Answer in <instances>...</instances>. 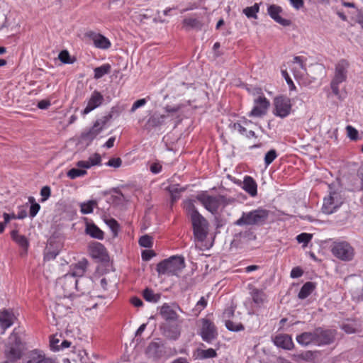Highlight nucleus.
Instances as JSON below:
<instances>
[{
  "label": "nucleus",
  "mask_w": 363,
  "mask_h": 363,
  "mask_svg": "<svg viewBox=\"0 0 363 363\" xmlns=\"http://www.w3.org/2000/svg\"><path fill=\"white\" fill-rule=\"evenodd\" d=\"M269 216V211L259 207L256 209L242 212L240 218L234 222L237 226H262L266 224Z\"/></svg>",
  "instance_id": "f257e3e1"
},
{
  "label": "nucleus",
  "mask_w": 363,
  "mask_h": 363,
  "mask_svg": "<svg viewBox=\"0 0 363 363\" xmlns=\"http://www.w3.org/2000/svg\"><path fill=\"white\" fill-rule=\"evenodd\" d=\"M185 267L184 259L182 256H172L157 265L156 270L159 274L177 276Z\"/></svg>",
  "instance_id": "f03ea898"
},
{
  "label": "nucleus",
  "mask_w": 363,
  "mask_h": 363,
  "mask_svg": "<svg viewBox=\"0 0 363 363\" xmlns=\"http://www.w3.org/2000/svg\"><path fill=\"white\" fill-rule=\"evenodd\" d=\"M112 118L113 111L109 112L108 114L97 118L89 130L84 131L81 134L82 140L88 143L92 142L96 136L107 127L108 122L112 119Z\"/></svg>",
  "instance_id": "7ed1b4c3"
},
{
  "label": "nucleus",
  "mask_w": 363,
  "mask_h": 363,
  "mask_svg": "<svg viewBox=\"0 0 363 363\" xmlns=\"http://www.w3.org/2000/svg\"><path fill=\"white\" fill-rule=\"evenodd\" d=\"M331 252L334 257L344 262L352 261L355 255L354 247L345 240L334 242L331 246Z\"/></svg>",
  "instance_id": "20e7f679"
},
{
  "label": "nucleus",
  "mask_w": 363,
  "mask_h": 363,
  "mask_svg": "<svg viewBox=\"0 0 363 363\" xmlns=\"http://www.w3.org/2000/svg\"><path fill=\"white\" fill-rule=\"evenodd\" d=\"M56 288L62 290L63 297H72L75 291H81L78 285V279L70 274H66L59 278L56 282Z\"/></svg>",
  "instance_id": "39448f33"
},
{
  "label": "nucleus",
  "mask_w": 363,
  "mask_h": 363,
  "mask_svg": "<svg viewBox=\"0 0 363 363\" xmlns=\"http://www.w3.org/2000/svg\"><path fill=\"white\" fill-rule=\"evenodd\" d=\"M191 221L195 238L198 241H203L208 234V223L207 220L200 213L191 218Z\"/></svg>",
  "instance_id": "423d86ee"
},
{
  "label": "nucleus",
  "mask_w": 363,
  "mask_h": 363,
  "mask_svg": "<svg viewBox=\"0 0 363 363\" xmlns=\"http://www.w3.org/2000/svg\"><path fill=\"white\" fill-rule=\"evenodd\" d=\"M273 113L281 118L287 117L291 111L292 104L291 99L286 96H279L274 99Z\"/></svg>",
  "instance_id": "0eeeda50"
},
{
  "label": "nucleus",
  "mask_w": 363,
  "mask_h": 363,
  "mask_svg": "<svg viewBox=\"0 0 363 363\" xmlns=\"http://www.w3.org/2000/svg\"><path fill=\"white\" fill-rule=\"evenodd\" d=\"M201 322V326L199 334L203 341L211 343L218 337L217 328L213 322L207 318H202Z\"/></svg>",
  "instance_id": "6e6552de"
},
{
  "label": "nucleus",
  "mask_w": 363,
  "mask_h": 363,
  "mask_svg": "<svg viewBox=\"0 0 363 363\" xmlns=\"http://www.w3.org/2000/svg\"><path fill=\"white\" fill-rule=\"evenodd\" d=\"M343 201L339 193L333 191L323 199L322 211L325 214L335 213L342 204Z\"/></svg>",
  "instance_id": "1a4fd4ad"
},
{
  "label": "nucleus",
  "mask_w": 363,
  "mask_h": 363,
  "mask_svg": "<svg viewBox=\"0 0 363 363\" xmlns=\"http://www.w3.org/2000/svg\"><path fill=\"white\" fill-rule=\"evenodd\" d=\"M196 199L208 211L213 215L218 213V209L220 207L219 195L211 196L206 193H202L199 194Z\"/></svg>",
  "instance_id": "9d476101"
},
{
  "label": "nucleus",
  "mask_w": 363,
  "mask_h": 363,
  "mask_svg": "<svg viewBox=\"0 0 363 363\" xmlns=\"http://www.w3.org/2000/svg\"><path fill=\"white\" fill-rule=\"evenodd\" d=\"M316 346L328 345L333 343L335 338V330L325 329L322 327L315 328Z\"/></svg>",
  "instance_id": "9b49d317"
},
{
  "label": "nucleus",
  "mask_w": 363,
  "mask_h": 363,
  "mask_svg": "<svg viewBox=\"0 0 363 363\" xmlns=\"http://www.w3.org/2000/svg\"><path fill=\"white\" fill-rule=\"evenodd\" d=\"M269 105V101L264 96H259L254 100V106L248 116L250 117H261L266 114Z\"/></svg>",
  "instance_id": "f8f14e48"
},
{
  "label": "nucleus",
  "mask_w": 363,
  "mask_h": 363,
  "mask_svg": "<svg viewBox=\"0 0 363 363\" xmlns=\"http://www.w3.org/2000/svg\"><path fill=\"white\" fill-rule=\"evenodd\" d=\"M146 354L149 358L155 360L163 357L166 354L164 344L159 339L151 342L146 349Z\"/></svg>",
  "instance_id": "ddd939ff"
},
{
  "label": "nucleus",
  "mask_w": 363,
  "mask_h": 363,
  "mask_svg": "<svg viewBox=\"0 0 363 363\" xmlns=\"http://www.w3.org/2000/svg\"><path fill=\"white\" fill-rule=\"evenodd\" d=\"M62 248V245L60 242L55 238H50L44 250V260L50 261L55 259Z\"/></svg>",
  "instance_id": "4468645a"
},
{
  "label": "nucleus",
  "mask_w": 363,
  "mask_h": 363,
  "mask_svg": "<svg viewBox=\"0 0 363 363\" xmlns=\"http://www.w3.org/2000/svg\"><path fill=\"white\" fill-rule=\"evenodd\" d=\"M23 363H57V361L51 357L46 356L45 353L40 350H33L30 351Z\"/></svg>",
  "instance_id": "2eb2a0df"
},
{
  "label": "nucleus",
  "mask_w": 363,
  "mask_h": 363,
  "mask_svg": "<svg viewBox=\"0 0 363 363\" xmlns=\"http://www.w3.org/2000/svg\"><path fill=\"white\" fill-rule=\"evenodd\" d=\"M104 101V96L99 91H94L87 101L86 106L84 108L83 111H82V114L83 116H85L89 113L95 108L101 106Z\"/></svg>",
  "instance_id": "dca6fc26"
},
{
  "label": "nucleus",
  "mask_w": 363,
  "mask_h": 363,
  "mask_svg": "<svg viewBox=\"0 0 363 363\" xmlns=\"http://www.w3.org/2000/svg\"><path fill=\"white\" fill-rule=\"evenodd\" d=\"M86 37L93 42L94 45L99 49L107 50L111 46V41L104 35L93 31L86 33Z\"/></svg>",
  "instance_id": "f3484780"
},
{
  "label": "nucleus",
  "mask_w": 363,
  "mask_h": 363,
  "mask_svg": "<svg viewBox=\"0 0 363 363\" xmlns=\"http://www.w3.org/2000/svg\"><path fill=\"white\" fill-rule=\"evenodd\" d=\"M282 12L281 6L272 4L268 6L267 13L269 16L277 23L286 27L291 25V21L281 17L280 13Z\"/></svg>",
  "instance_id": "a211bd4d"
},
{
  "label": "nucleus",
  "mask_w": 363,
  "mask_h": 363,
  "mask_svg": "<svg viewBox=\"0 0 363 363\" xmlns=\"http://www.w3.org/2000/svg\"><path fill=\"white\" fill-rule=\"evenodd\" d=\"M88 265V260L86 258H82L69 266V270L67 274L72 275L75 279L82 277L86 272Z\"/></svg>",
  "instance_id": "6ab92c4d"
},
{
  "label": "nucleus",
  "mask_w": 363,
  "mask_h": 363,
  "mask_svg": "<svg viewBox=\"0 0 363 363\" xmlns=\"http://www.w3.org/2000/svg\"><path fill=\"white\" fill-rule=\"evenodd\" d=\"M349 62L345 59H342L337 62L335 67V74L333 78L345 82L347 77V69Z\"/></svg>",
  "instance_id": "aec40b11"
},
{
  "label": "nucleus",
  "mask_w": 363,
  "mask_h": 363,
  "mask_svg": "<svg viewBox=\"0 0 363 363\" xmlns=\"http://www.w3.org/2000/svg\"><path fill=\"white\" fill-rule=\"evenodd\" d=\"M296 340L300 345L304 347L310 345H316L315 328L313 331L303 332L298 335Z\"/></svg>",
  "instance_id": "412c9836"
},
{
  "label": "nucleus",
  "mask_w": 363,
  "mask_h": 363,
  "mask_svg": "<svg viewBox=\"0 0 363 363\" xmlns=\"http://www.w3.org/2000/svg\"><path fill=\"white\" fill-rule=\"evenodd\" d=\"M12 239L22 248L21 255H25L27 254L28 249L29 247V242L26 237L23 235H20L18 230H13L11 233Z\"/></svg>",
  "instance_id": "4be33fe9"
},
{
  "label": "nucleus",
  "mask_w": 363,
  "mask_h": 363,
  "mask_svg": "<svg viewBox=\"0 0 363 363\" xmlns=\"http://www.w3.org/2000/svg\"><path fill=\"white\" fill-rule=\"evenodd\" d=\"M274 343L279 347L290 350L294 347L291 337L286 334H280L275 337Z\"/></svg>",
  "instance_id": "5701e85b"
},
{
  "label": "nucleus",
  "mask_w": 363,
  "mask_h": 363,
  "mask_svg": "<svg viewBox=\"0 0 363 363\" xmlns=\"http://www.w3.org/2000/svg\"><path fill=\"white\" fill-rule=\"evenodd\" d=\"M242 188L251 197H255L257 194V184L255 180L250 176H245L244 177Z\"/></svg>",
  "instance_id": "b1692460"
},
{
  "label": "nucleus",
  "mask_w": 363,
  "mask_h": 363,
  "mask_svg": "<svg viewBox=\"0 0 363 363\" xmlns=\"http://www.w3.org/2000/svg\"><path fill=\"white\" fill-rule=\"evenodd\" d=\"M16 317L13 312L4 310L0 312V326L4 330L10 328L14 323Z\"/></svg>",
  "instance_id": "393cba45"
},
{
  "label": "nucleus",
  "mask_w": 363,
  "mask_h": 363,
  "mask_svg": "<svg viewBox=\"0 0 363 363\" xmlns=\"http://www.w3.org/2000/svg\"><path fill=\"white\" fill-rule=\"evenodd\" d=\"M250 296L252 301L257 306L260 307L267 300V295L262 289H258L255 287H250Z\"/></svg>",
  "instance_id": "a878e982"
},
{
  "label": "nucleus",
  "mask_w": 363,
  "mask_h": 363,
  "mask_svg": "<svg viewBox=\"0 0 363 363\" xmlns=\"http://www.w3.org/2000/svg\"><path fill=\"white\" fill-rule=\"evenodd\" d=\"M160 315L167 321H176L179 315L168 303H164L160 309Z\"/></svg>",
  "instance_id": "bb28decb"
},
{
  "label": "nucleus",
  "mask_w": 363,
  "mask_h": 363,
  "mask_svg": "<svg viewBox=\"0 0 363 363\" xmlns=\"http://www.w3.org/2000/svg\"><path fill=\"white\" fill-rule=\"evenodd\" d=\"M182 25L186 30L191 29L201 30L203 26L202 21L200 19L193 17L185 18L182 21Z\"/></svg>",
  "instance_id": "cd10ccee"
},
{
  "label": "nucleus",
  "mask_w": 363,
  "mask_h": 363,
  "mask_svg": "<svg viewBox=\"0 0 363 363\" xmlns=\"http://www.w3.org/2000/svg\"><path fill=\"white\" fill-rule=\"evenodd\" d=\"M186 189V187H182L178 184H171L167 187V190L169 191L171 196L172 204L179 199L181 193L184 192Z\"/></svg>",
  "instance_id": "c85d7f7f"
},
{
  "label": "nucleus",
  "mask_w": 363,
  "mask_h": 363,
  "mask_svg": "<svg viewBox=\"0 0 363 363\" xmlns=\"http://www.w3.org/2000/svg\"><path fill=\"white\" fill-rule=\"evenodd\" d=\"M316 285L315 283L311 281H308L305 283L302 287L301 288L298 297V298L303 300L308 297L312 292L315 290Z\"/></svg>",
  "instance_id": "c756f323"
},
{
  "label": "nucleus",
  "mask_w": 363,
  "mask_h": 363,
  "mask_svg": "<svg viewBox=\"0 0 363 363\" xmlns=\"http://www.w3.org/2000/svg\"><path fill=\"white\" fill-rule=\"evenodd\" d=\"M165 119L164 115H153L150 116L145 123V128L150 130L152 128L161 125Z\"/></svg>",
  "instance_id": "7c9ffc66"
},
{
  "label": "nucleus",
  "mask_w": 363,
  "mask_h": 363,
  "mask_svg": "<svg viewBox=\"0 0 363 363\" xmlns=\"http://www.w3.org/2000/svg\"><path fill=\"white\" fill-rule=\"evenodd\" d=\"M105 251L104 246L99 242L94 243L89 246V253L94 258H102L105 255Z\"/></svg>",
  "instance_id": "2f4dec72"
},
{
  "label": "nucleus",
  "mask_w": 363,
  "mask_h": 363,
  "mask_svg": "<svg viewBox=\"0 0 363 363\" xmlns=\"http://www.w3.org/2000/svg\"><path fill=\"white\" fill-rule=\"evenodd\" d=\"M86 234L89 235L91 238L103 240L104 239V232L95 224H89L86 228Z\"/></svg>",
  "instance_id": "473e14b6"
},
{
  "label": "nucleus",
  "mask_w": 363,
  "mask_h": 363,
  "mask_svg": "<svg viewBox=\"0 0 363 363\" xmlns=\"http://www.w3.org/2000/svg\"><path fill=\"white\" fill-rule=\"evenodd\" d=\"M164 335L167 338L176 340L181 335L180 327L177 325H169L164 330Z\"/></svg>",
  "instance_id": "72a5a7b5"
},
{
  "label": "nucleus",
  "mask_w": 363,
  "mask_h": 363,
  "mask_svg": "<svg viewBox=\"0 0 363 363\" xmlns=\"http://www.w3.org/2000/svg\"><path fill=\"white\" fill-rule=\"evenodd\" d=\"M183 208L187 214L190 216V218L195 217L200 214L194 205V201L188 199L184 201Z\"/></svg>",
  "instance_id": "f704fd0d"
},
{
  "label": "nucleus",
  "mask_w": 363,
  "mask_h": 363,
  "mask_svg": "<svg viewBox=\"0 0 363 363\" xmlns=\"http://www.w3.org/2000/svg\"><path fill=\"white\" fill-rule=\"evenodd\" d=\"M143 296L145 301L151 303H157L161 298L160 294H155L153 290L150 288L143 290Z\"/></svg>",
  "instance_id": "c9c22d12"
},
{
  "label": "nucleus",
  "mask_w": 363,
  "mask_h": 363,
  "mask_svg": "<svg viewBox=\"0 0 363 363\" xmlns=\"http://www.w3.org/2000/svg\"><path fill=\"white\" fill-rule=\"evenodd\" d=\"M111 67L108 63L102 65L94 69V79H99L111 72Z\"/></svg>",
  "instance_id": "e433bc0d"
},
{
  "label": "nucleus",
  "mask_w": 363,
  "mask_h": 363,
  "mask_svg": "<svg viewBox=\"0 0 363 363\" xmlns=\"http://www.w3.org/2000/svg\"><path fill=\"white\" fill-rule=\"evenodd\" d=\"M259 11V6L258 4H255L252 6L246 7L243 9L242 12L248 18H257V13Z\"/></svg>",
  "instance_id": "4c0bfd02"
},
{
  "label": "nucleus",
  "mask_w": 363,
  "mask_h": 363,
  "mask_svg": "<svg viewBox=\"0 0 363 363\" xmlns=\"http://www.w3.org/2000/svg\"><path fill=\"white\" fill-rule=\"evenodd\" d=\"M97 205V202L94 200H90L87 202L80 204V211L82 214H89L94 211V208Z\"/></svg>",
  "instance_id": "58836bf2"
},
{
  "label": "nucleus",
  "mask_w": 363,
  "mask_h": 363,
  "mask_svg": "<svg viewBox=\"0 0 363 363\" xmlns=\"http://www.w3.org/2000/svg\"><path fill=\"white\" fill-rule=\"evenodd\" d=\"M225 327L226 328L232 332H239L242 331L245 329L244 325L240 323H234L230 320H225Z\"/></svg>",
  "instance_id": "ea45409f"
},
{
  "label": "nucleus",
  "mask_w": 363,
  "mask_h": 363,
  "mask_svg": "<svg viewBox=\"0 0 363 363\" xmlns=\"http://www.w3.org/2000/svg\"><path fill=\"white\" fill-rule=\"evenodd\" d=\"M198 355L201 359L214 358L217 357V352L214 349L208 348L207 350H199Z\"/></svg>",
  "instance_id": "a19ab883"
},
{
  "label": "nucleus",
  "mask_w": 363,
  "mask_h": 363,
  "mask_svg": "<svg viewBox=\"0 0 363 363\" xmlns=\"http://www.w3.org/2000/svg\"><path fill=\"white\" fill-rule=\"evenodd\" d=\"M28 201L31 204L29 211V216L30 218H34L40 209V206L35 202V198L33 196H30L28 198Z\"/></svg>",
  "instance_id": "79ce46f5"
},
{
  "label": "nucleus",
  "mask_w": 363,
  "mask_h": 363,
  "mask_svg": "<svg viewBox=\"0 0 363 363\" xmlns=\"http://www.w3.org/2000/svg\"><path fill=\"white\" fill-rule=\"evenodd\" d=\"M343 83V82L333 78L330 82V89L332 90V93L339 99H341L340 93V84Z\"/></svg>",
  "instance_id": "37998d69"
},
{
  "label": "nucleus",
  "mask_w": 363,
  "mask_h": 363,
  "mask_svg": "<svg viewBox=\"0 0 363 363\" xmlns=\"http://www.w3.org/2000/svg\"><path fill=\"white\" fill-rule=\"evenodd\" d=\"M340 328L347 334H354L357 331V325L353 322L343 323Z\"/></svg>",
  "instance_id": "c03bdc74"
},
{
  "label": "nucleus",
  "mask_w": 363,
  "mask_h": 363,
  "mask_svg": "<svg viewBox=\"0 0 363 363\" xmlns=\"http://www.w3.org/2000/svg\"><path fill=\"white\" fill-rule=\"evenodd\" d=\"M106 225L109 227L111 229L113 237L116 238L118 236V231H119V224L113 218L108 219L106 220Z\"/></svg>",
  "instance_id": "a18cd8bd"
},
{
  "label": "nucleus",
  "mask_w": 363,
  "mask_h": 363,
  "mask_svg": "<svg viewBox=\"0 0 363 363\" xmlns=\"http://www.w3.org/2000/svg\"><path fill=\"white\" fill-rule=\"evenodd\" d=\"M86 174V171L84 169L72 168L67 172V177L71 179H74L77 177H83Z\"/></svg>",
  "instance_id": "49530a36"
},
{
  "label": "nucleus",
  "mask_w": 363,
  "mask_h": 363,
  "mask_svg": "<svg viewBox=\"0 0 363 363\" xmlns=\"http://www.w3.org/2000/svg\"><path fill=\"white\" fill-rule=\"evenodd\" d=\"M278 154L274 149L268 151L264 156V164L268 167L277 157Z\"/></svg>",
  "instance_id": "de8ad7c7"
},
{
  "label": "nucleus",
  "mask_w": 363,
  "mask_h": 363,
  "mask_svg": "<svg viewBox=\"0 0 363 363\" xmlns=\"http://www.w3.org/2000/svg\"><path fill=\"white\" fill-rule=\"evenodd\" d=\"M347 137L353 141H357L359 139V133L357 130L353 126L348 125L346 127Z\"/></svg>",
  "instance_id": "09e8293b"
},
{
  "label": "nucleus",
  "mask_w": 363,
  "mask_h": 363,
  "mask_svg": "<svg viewBox=\"0 0 363 363\" xmlns=\"http://www.w3.org/2000/svg\"><path fill=\"white\" fill-rule=\"evenodd\" d=\"M313 235L309 233H302L296 236V240L298 243H303L306 246L311 240Z\"/></svg>",
  "instance_id": "8fccbe9b"
},
{
  "label": "nucleus",
  "mask_w": 363,
  "mask_h": 363,
  "mask_svg": "<svg viewBox=\"0 0 363 363\" xmlns=\"http://www.w3.org/2000/svg\"><path fill=\"white\" fill-rule=\"evenodd\" d=\"M238 236L240 238L246 240H255L256 239V235L251 229L239 233Z\"/></svg>",
  "instance_id": "3c124183"
},
{
  "label": "nucleus",
  "mask_w": 363,
  "mask_h": 363,
  "mask_svg": "<svg viewBox=\"0 0 363 363\" xmlns=\"http://www.w3.org/2000/svg\"><path fill=\"white\" fill-rule=\"evenodd\" d=\"M59 60L64 64H72L73 60L70 59V55L67 50H62L58 55Z\"/></svg>",
  "instance_id": "603ef678"
},
{
  "label": "nucleus",
  "mask_w": 363,
  "mask_h": 363,
  "mask_svg": "<svg viewBox=\"0 0 363 363\" xmlns=\"http://www.w3.org/2000/svg\"><path fill=\"white\" fill-rule=\"evenodd\" d=\"M139 245L143 247H151L152 245V239L147 235H143L139 240Z\"/></svg>",
  "instance_id": "864d4df0"
},
{
  "label": "nucleus",
  "mask_w": 363,
  "mask_h": 363,
  "mask_svg": "<svg viewBox=\"0 0 363 363\" xmlns=\"http://www.w3.org/2000/svg\"><path fill=\"white\" fill-rule=\"evenodd\" d=\"M60 340L57 337V335H54L50 338V350L53 352H57L60 350Z\"/></svg>",
  "instance_id": "5fc2aeb1"
},
{
  "label": "nucleus",
  "mask_w": 363,
  "mask_h": 363,
  "mask_svg": "<svg viewBox=\"0 0 363 363\" xmlns=\"http://www.w3.org/2000/svg\"><path fill=\"white\" fill-rule=\"evenodd\" d=\"M307 59L303 56H295L293 59V63H296L298 65L299 67L306 72V63Z\"/></svg>",
  "instance_id": "6e6d98bb"
},
{
  "label": "nucleus",
  "mask_w": 363,
  "mask_h": 363,
  "mask_svg": "<svg viewBox=\"0 0 363 363\" xmlns=\"http://www.w3.org/2000/svg\"><path fill=\"white\" fill-rule=\"evenodd\" d=\"M50 194H51L50 187L48 186H43L40 190V195L42 196L40 201L41 202L46 201L50 196Z\"/></svg>",
  "instance_id": "4d7b16f0"
},
{
  "label": "nucleus",
  "mask_w": 363,
  "mask_h": 363,
  "mask_svg": "<svg viewBox=\"0 0 363 363\" xmlns=\"http://www.w3.org/2000/svg\"><path fill=\"white\" fill-rule=\"evenodd\" d=\"M88 161L90 162L91 167L95 165H101V157L99 153H94L93 155L89 157Z\"/></svg>",
  "instance_id": "13d9d810"
},
{
  "label": "nucleus",
  "mask_w": 363,
  "mask_h": 363,
  "mask_svg": "<svg viewBox=\"0 0 363 363\" xmlns=\"http://www.w3.org/2000/svg\"><path fill=\"white\" fill-rule=\"evenodd\" d=\"M220 207L225 208V206L233 204L235 199L233 198H228L223 195H219Z\"/></svg>",
  "instance_id": "bf43d9fd"
},
{
  "label": "nucleus",
  "mask_w": 363,
  "mask_h": 363,
  "mask_svg": "<svg viewBox=\"0 0 363 363\" xmlns=\"http://www.w3.org/2000/svg\"><path fill=\"white\" fill-rule=\"evenodd\" d=\"M122 164V160L120 157L111 158L106 163V165L114 168H118Z\"/></svg>",
  "instance_id": "052dcab7"
},
{
  "label": "nucleus",
  "mask_w": 363,
  "mask_h": 363,
  "mask_svg": "<svg viewBox=\"0 0 363 363\" xmlns=\"http://www.w3.org/2000/svg\"><path fill=\"white\" fill-rule=\"evenodd\" d=\"M281 75L285 79L287 84L289 86L290 89L291 90V89H295L296 86H295V85H294L291 78L289 75L287 71L286 70H282L281 71Z\"/></svg>",
  "instance_id": "680f3d73"
},
{
  "label": "nucleus",
  "mask_w": 363,
  "mask_h": 363,
  "mask_svg": "<svg viewBox=\"0 0 363 363\" xmlns=\"http://www.w3.org/2000/svg\"><path fill=\"white\" fill-rule=\"evenodd\" d=\"M146 103H147V101H146L145 99H138V100L135 101L133 103V106H132V107L130 108V111L131 112L135 111L138 108H139L143 106L144 105H145Z\"/></svg>",
  "instance_id": "e2e57ef3"
},
{
  "label": "nucleus",
  "mask_w": 363,
  "mask_h": 363,
  "mask_svg": "<svg viewBox=\"0 0 363 363\" xmlns=\"http://www.w3.org/2000/svg\"><path fill=\"white\" fill-rule=\"evenodd\" d=\"M235 307L230 306L225 309L223 316V318L228 320L234 316Z\"/></svg>",
  "instance_id": "0e129e2a"
},
{
  "label": "nucleus",
  "mask_w": 363,
  "mask_h": 363,
  "mask_svg": "<svg viewBox=\"0 0 363 363\" xmlns=\"http://www.w3.org/2000/svg\"><path fill=\"white\" fill-rule=\"evenodd\" d=\"M302 359L312 361L315 358V353L312 351H306L300 354Z\"/></svg>",
  "instance_id": "69168bd1"
},
{
  "label": "nucleus",
  "mask_w": 363,
  "mask_h": 363,
  "mask_svg": "<svg viewBox=\"0 0 363 363\" xmlns=\"http://www.w3.org/2000/svg\"><path fill=\"white\" fill-rule=\"evenodd\" d=\"M162 165L159 162H154L151 164L150 170L152 174H159L162 171Z\"/></svg>",
  "instance_id": "338daca9"
},
{
  "label": "nucleus",
  "mask_w": 363,
  "mask_h": 363,
  "mask_svg": "<svg viewBox=\"0 0 363 363\" xmlns=\"http://www.w3.org/2000/svg\"><path fill=\"white\" fill-rule=\"evenodd\" d=\"M207 306V301L205 299L203 296H202L199 301L196 303V308L199 311L204 309Z\"/></svg>",
  "instance_id": "774afa93"
}]
</instances>
